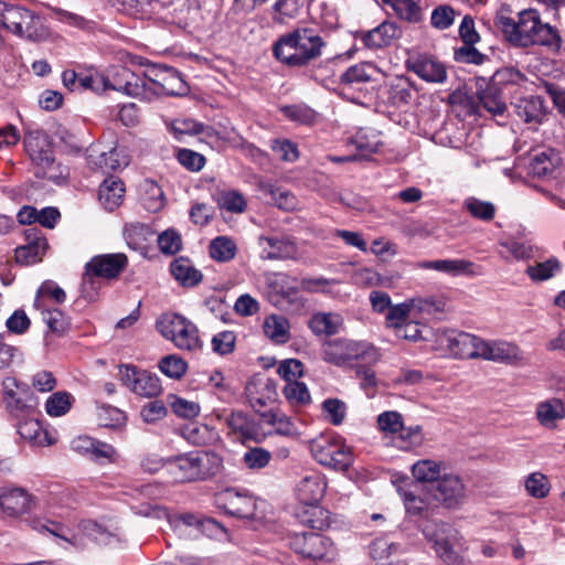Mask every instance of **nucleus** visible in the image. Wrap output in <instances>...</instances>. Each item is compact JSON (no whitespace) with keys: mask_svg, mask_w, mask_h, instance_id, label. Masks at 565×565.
Returning <instances> with one entry per match:
<instances>
[{"mask_svg":"<svg viewBox=\"0 0 565 565\" xmlns=\"http://www.w3.org/2000/svg\"><path fill=\"white\" fill-rule=\"evenodd\" d=\"M127 257L125 254H106L94 256L85 266L83 275L82 292L85 298L93 300L96 295L94 278L111 279L117 277L126 267Z\"/></svg>","mask_w":565,"mask_h":565,"instance_id":"obj_8","label":"nucleus"},{"mask_svg":"<svg viewBox=\"0 0 565 565\" xmlns=\"http://www.w3.org/2000/svg\"><path fill=\"white\" fill-rule=\"evenodd\" d=\"M185 321L180 315L164 313L157 320L156 328L163 338L172 340Z\"/></svg>","mask_w":565,"mask_h":565,"instance_id":"obj_55","label":"nucleus"},{"mask_svg":"<svg viewBox=\"0 0 565 565\" xmlns=\"http://www.w3.org/2000/svg\"><path fill=\"white\" fill-rule=\"evenodd\" d=\"M223 458L215 451L198 450L175 457L171 473L180 481L206 480L223 471Z\"/></svg>","mask_w":565,"mask_h":565,"instance_id":"obj_4","label":"nucleus"},{"mask_svg":"<svg viewBox=\"0 0 565 565\" xmlns=\"http://www.w3.org/2000/svg\"><path fill=\"white\" fill-rule=\"evenodd\" d=\"M423 533L446 565H469L465 557L468 550L466 541L450 524L440 522L436 524L434 531L426 527Z\"/></svg>","mask_w":565,"mask_h":565,"instance_id":"obj_6","label":"nucleus"},{"mask_svg":"<svg viewBox=\"0 0 565 565\" xmlns=\"http://www.w3.org/2000/svg\"><path fill=\"white\" fill-rule=\"evenodd\" d=\"M65 299V291L56 282L52 280H45L36 291L34 308L49 307V302L60 305L63 303Z\"/></svg>","mask_w":565,"mask_h":565,"instance_id":"obj_37","label":"nucleus"},{"mask_svg":"<svg viewBox=\"0 0 565 565\" xmlns=\"http://www.w3.org/2000/svg\"><path fill=\"white\" fill-rule=\"evenodd\" d=\"M118 377L125 387L140 397L153 398L162 392L161 381L157 374L134 364L118 365Z\"/></svg>","mask_w":565,"mask_h":565,"instance_id":"obj_11","label":"nucleus"},{"mask_svg":"<svg viewBox=\"0 0 565 565\" xmlns=\"http://www.w3.org/2000/svg\"><path fill=\"white\" fill-rule=\"evenodd\" d=\"M326 40L310 26H299L279 36L273 45L274 56L290 67H305L322 56Z\"/></svg>","mask_w":565,"mask_h":565,"instance_id":"obj_2","label":"nucleus"},{"mask_svg":"<svg viewBox=\"0 0 565 565\" xmlns=\"http://www.w3.org/2000/svg\"><path fill=\"white\" fill-rule=\"evenodd\" d=\"M32 495L23 488H3L0 491V509L11 518H17L31 511Z\"/></svg>","mask_w":565,"mask_h":565,"instance_id":"obj_23","label":"nucleus"},{"mask_svg":"<svg viewBox=\"0 0 565 565\" xmlns=\"http://www.w3.org/2000/svg\"><path fill=\"white\" fill-rule=\"evenodd\" d=\"M495 25L502 31L504 38L516 47H529L532 45L545 46L553 52L562 47V35L559 31L541 20V14L535 9H525L518 13V20L500 15Z\"/></svg>","mask_w":565,"mask_h":565,"instance_id":"obj_1","label":"nucleus"},{"mask_svg":"<svg viewBox=\"0 0 565 565\" xmlns=\"http://www.w3.org/2000/svg\"><path fill=\"white\" fill-rule=\"evenodd\" d=\"M558 158L553 150H544L535 153L530 162V170L536 177H546L553 172Z\"/></svg>","mask_w":565,"mask_h":565,"instance_id":"obj_45","label":"nucleus"},{"mask_svg":"<svg viewBox=\"0 0 565 565\" xmlns=\"http://www.w3.org/2000/svg\"><path fill=\"white\" fill-rule=\"evenodd\" d=\"M366 68L367 65L365 64H355L350 66L340 76V89L342 94H347L360 84H365L371 81L372 76L367 73Z\"/></svg>","mask_w":565,"mask_h":565,"instance_id":"obj_41","label":"nucleus"},{"mask_svg":"<svg viewBox=\"0 0 565 565\" xmlns=\"http://www.w3.org/2000/svg\"><path fill=\"white\" fill-rule=\"evenodd\" d=\"M23 142L36 178L54 183H60L66 178L67 169L56 161L46 134L30 131L25 134Z\"/></svg>","mask_w":565,"mask_h":565,"instance_id":"obj_3","label":"nucleus"},{"mask_svg":"<svg viewBox=\"0 0 565 565\" xmlns=\"http://www.w3.org/2000/svg\"><path fill=\"white\" fill-rule=\"evenodd\" d=\"M36 309L41 311L44 322L52 332L63 333L67 330L68 319L60 309L50 307Z\"/></svg>","mask_w":565,"mask_h":565,"instance_id":"obj_57","label":"nucleus"},{"mask_svg":"<svg viewBox=\"0 0 565 565\" xmlns=\"http://www.w3.org/2000/svg\"><path fill=\"white\" fill-rule=\"evenodd\" d=\"M290 547L305 558L331 559L333 544L330 539L315 532L296 533L290 539Z\"/></svg>","mask_w":565,"mask_h":565,"instance_id":"obj_15","label":"nucleus"},{"mask_svg":"<svg viewBox=\"0 0 565 565\" xmlns=\"http://www.w3.org/2000/svg\"><path fill=\"white\" fill-rule=\"evenodd\" d=\"M536 416L545 427L554 426V423L565 417V406L561 399L553 398L537 405Z\"/></svg>","mask_w":565,"mask_h":565,"instance_id":"obj_38","label":"nucleus"},{"mask_svg":"<svg viewBox=\"0 0 565 565\" xmlns=\"http://www.w3.org/2000/svg\"><path fill=\"white\" fill-rule=\"evenodd\" d=\"M408 68L428 83L441 84L447 79L446 66L433 56L419 55L408 64Z\"/></svg>","mask_w":565,"mask_h":565,"instance_id":"obj_26","label":"nucleus"},{"mask_svg":"<svg viewBox=\"0 0 565 565\" xmlns=\"http://www.w3.org/2000/svg\"><path fill=\"white\" fill-rule=\"evenodd\" d=\"M425 490L435 501L448 509L459 507L466 495V487L460 477L447 472L431 486H425Z\"/></svg>","mask_w":565,"mask_h":565,"instance_id":"obj_13","label":"nucleus"},{"mask_svg":"<svg viewBox=\"0 0 565 565\" xmlns=\"http://www.w3.org/2000/svg\"><path fill=\"white\" fill-rule=\"evenodd\" d=\"M326 489L327 483L323 477L318 472H310L297 483L296 495L302 504L311 507L313 513H322L317 504L323 498Z\"/></svg>","mask_w":565,"mask_h":565,"instance_id":"obj_19","label":"nucleus"},{"mask_svg":"<svg viewBox=\"0 0 565 565\" xmlns=\"http://www.w3.org/2000/svg\"><path fill=\"white\" fill-rule=\"evenodd\" d=\"M305 4V0H277L273 6V20L284 24L288 20L296 19Z\"/></svg>","mask_w":565,"mask_h":565,"instance_id":"obj_44","label":"nucleus"},{"mask_svg":"<svg viewBox=\"0 0 565 565\" xmlns=\"http://www.w3.org/2000/svg\"><path fill=\"white\" fill-rule=\"evenodd\" d=\"M88 164L103 173L116 171L128 164L126 157L121 156L116 148L108 151L102 150L99 147H90L87 154Z\"/></svg>","mask_w":565,"mask_h":565,"instance_id":"obj_27","label":"nucleus"},{"mask_svg":"<svg viewBox=\"0 0 565 565\" xmlns=\"http://www.w3.org/2000/svg\"><path fill=\"white\" fill-rule=\"evenodd\" d=\"M152 236V230L148 225L141 223L128 224L124 230L125 241L127 245L134 250H145L149 238Z\"/></svg>","mask_w":565,"mask_h":565,"instance_id":"obj_35","label":"nucleus"},{"mask_svg":"<svg viewBox=\"0 0 565 565\" xmlns=\"http://www.w3.org/2000/svg\"><path fill=\"white\" fill-rule=\"evenodd\" d=\"M246 391L248 402L255 412H260L265 408L274 399L275 395V388L270 381L249 384Z\"/></svg>","mask_w":565,"mask_h":565,"instance_id":"obj_36","label":"nucleus"},{"mask_svg":"<svg viewBox=\"0 0 565 565\" xmlns=\"http://www.w3.org/2000/svg\"><path fill=\"white\" fill-rule=\"evenodd\" d=\"M481 359L504 364H516L523 360L522 350L504 340L483 341Z\"/></svg>","mask_w":565,"mask_h":565,"instance_id":"obj_22","label":"nucleus"},{"mask_svg":"<svg viewBox=\"0 0 565 565\" xmlns=\"http://www.w3.org/2000/svg\"><path fill=\"white\" fill-rule=\"evenodd\" d=\"M313 458L322 466L347 470L352 463V452L343 441L333 436H320L310 441Z\"/></svg>","mask_w":565,"mask_h":565,"instance_id":"obj_10","label":"nucleus"},{"mask_svg":"<svg viewBox=\"0 0 565 565\" xmlns=\"http://www.w3.org/2000/svg\"><path fill=\"white\" fill-rule=\"evenodd\" d=\"M237 252L236 243L228 236H217L213 238L209 246V253L212 259L218 263L232 260Z\"/></svg>","mask_w":565,"mask_h":565,"instance_id":"obj_39","label":"nucleus"},{"mask_svg":"<svg viewBox=\"0 0 565 565\" xmlns=\"http://www.w3.org/2000/svg\"><path fill=\"white\" fill-rule=\"evenodd\" d=\"M512 105L515 115L527 124L540 125L547 115L544 99L541 96L522 97Z\"/></svg>","mask_w":565,"mask_h":565,"instance_id":"obj_28","label":"nucleus"},{"mask_svg":"<svg viewBox=\"0 0 565 565\" xmlns=\"http://www.w3.org/2000/svg\"><path fill=\"white\" fill-rule=\"evenodd\" d=\"M225 423L230 433L235 435L238 440H257L258 425L243 412H231L226 416Z\"/></svg>","mask_w":565,"mask_h":565,"instance_id":"obj_29","label":"nucleus"},{"mask_svg":"<svg viewBox=\"0 0 565 565\" xmlns=\"http://www.w3.org/2000/svg\"><path fill=\"white\" fill-rule=\"evenodd\" d=\"M477 96L481 105L489 113L493 115H500L504 113L507 104L502 96V90L493 86L491 83H487L486 88H482L480 85L477 92Z\"/></svg>","mask_w":565,"mask_h":565,"instance_id":"obj_32","label":"nucleus"},{"mask_svg":"<svg viewBox=\"0 0 565 565\" xmlns=\"http://www.w3.org/2000/svg\"><path fill=\"white\" fill-rule=\"evenodd\" d=\"M403 501L406 512L411 516L428 518L431 513V509L426 500L411 491L403 493Z\"/></svg>","mask_w":565,"mask_h":565,"instance_id":"obj_58","label":"nucleus"},{"mask_svg":"<svg viewBox=\"0 0 565 565\" xmlns=\"http://www.w3.org/2000/svg\"><path fill=\"white\" fill-rule=\"evenodd\" d=\"M172 276L184 287H194L201 282L203 275L185 257L175 258L170 265Z\"/></svg>","mask_w":565,"mask_h":565,"instance_id":"obj_31","label":"nucleus"},{"mask_svg":"<svg viewBox=\"0 0 565 565\" xmlns=\"http://www.w3.org/2000/svg\"><path fill=\"white\" fill-rule=\"evenodd\" d=\"M413 87L406 79L396 81L391 85L388 90V100L396 107L409 104L413 99Z\"/></svg>","mask_w":565,"mask_h":565,"instance_id":"obj_54","label":"nucleus"},{"mask_svg":"<svg viewBox=\"0 0 565 565\" xmlns=\"http://www.w3.org/2000/svg\"><path fill=\"white\" fill-rule=\"evenodd\" d=\"M258 243L260 258L265 260L296 259L299 254L296 242L289 236H260Z\"/></svg>","mask_w":565,"mask_h":565,"instance_id":"obj_20","label":"nucleus"},{"mask_svg":"<svg viewBox=\"0 0 565 565\" xmlns=\"http://www.w3.org/2000/svg\"><path fill=\"white\" fill-rule=\"evenodd\" d=\"M47 248V242L35 243V245L25 244L15 248V262L21 265H32L41 260L42 255Z\"/></svg>","mask_w":565,"mask_h":565,"instance_id":"obj_50","label":"nucleus"},{"mask_svg":"<svg viewBox=\"0 0 565 565\" xmlns=\"http://www.w3.org/2000/svg\"><path fill=\"white\" fill-rule=\"evenodd\" d=\"M220 505L230 515L239 519H253L256 513V500L246 493L227 489L218 497Z\"/></svg>","mask_w":565,"mask_h":565,"instance_id":"obj_21","label":"nucleus"},{"mask_svg":"<svg viewBox=\"0 0 565 565\" xmlns=\"http://www.w3.org/2000/svg\"><path fill=\"white\" fill-rule=\"evenodd\" d=\"M125 185L121 180L109 177L99 185L98 199L107 211H114L124 199Z\"/></svg>","mask_w":565,"mask_h":565,"instance_id":"obj_30","label":"nucleus"},{"mask_svg":"<svg viewBox=\"0 0 565 565\" xmlns=\"http://www.w3.org/2000/svg\"><path fill=\"white\" fill-rule=\"evenodd\" d=\"M284 396L292 406H305L311 402V396L307 385L299 381L286 383Z\"/></svg>","mask_w":565,"mask_h":565,"instance_id":"obj_53","label":"nucleus"},{"mask_svg":"<svg viewBox=\"0 0 565 565\" xmlns=\"http://www.w3.org/2000/svg\"><path fill=\"white\" fill-rule=\"evenodd\" d=\"M262 190L266 195H269L270 202L279 209L288 211L295 207V196L289 191L273 184H264Z\"/></svg>","mask_w":565,"mask_h":565,"instance_id":"obj_59","label":"nucleus"},{"mask_svg":"<svg viewBox=\"0 0 565 565\" xmlns=\"http://www.w3.org/2000/svg\"><path fill=\"white\" fill-rule=\"evenodd\" d=\"M102 89H114L141 99L145 96L142 77L125 66H113L99 78Z\"/></svg>","mask_w":565,"mask_h":565,"instance_id":"obj_14","label":"nucleus"},{"mask_svg":"<svg viewBox=\"0 0 565 565\" xmlns=\"http://www.w3.org/2000/svg\"><path fill=\"white\" fill-rule=\"evenodd\" d=\"M447 342L451 354L459 359L481 358V344H483V340L473 334L452 332L447 337Z\"/></svg>","mask_w":565,"mask_h":565,"instance_id":"obj_25","label":"nucleus"},{"mask_svg":"<svg viewBox=\"0 0 565 565\" xmlns=\"http://www.w3.org/2000/svg\"><path fill=\"white\" fill-rule=\"evenodd\" d=\"M158 367L166 376L180 380L188 371V363L175 354H169L159 361Z\"/></svg>","mask_w":565,"mask_h":565,"instance_id":"obj_47","label":"nucleus"},{"mask_svg":"<svg viewBox=\"0 0 565 565\" xmlns=\"http://www.w3.org/2000/svg\"><path fill=\"white\" fill-rule=\"evenodd\" d=\"M525 81V76L514 67H503L498 70L490 82L493 86L503 92L504 88L511 85H520Z\"/></svg>","mask_w":565,"mask_h":565,"instance_id":"obj_52","label":"nucleus"},{"mask_svg":"<svg viewBox=\"0 0 565 565\" xmlns=\"http://www.w3.org/2000/svg\"><path fill=\"white\" fill-rule=\"evenodd\" d=\"M281 113L288 119L305 125L312 124L316 118V111L303 105L284 106L281 107Z\"/></svg>","mask_w":565,"mask_h":565,"instance_id":"obj_62","label":"nucleus"},{"mask_svg":"<svg viewBox=\"0 0 565 565\" xmlns=\"http://www.w3.org/2000/svg\"><path fill=\"white\" fill-rule=\"evenodd\" d=\"M401 544L390 542L385 537L375 539L370 545V555L375 561L387 559L392 555L404 553Z\"/></svg>","mask_w":565,"mask_h":565,"instance_id":"obj_49","label":"nucleus"},{"mask_svg":"<svg viewBox=\"0 0 565 565\" xmlns=\"http://www.w3.org/2000/svg\"><path fill=\"white\" fill-rule=\"evenodd\" d=\"M118 9L124 13L143 18L153 11V0H117Z\"/></svg>","mask_w":565,"mask_h":565,"instance_id":"obj_60","label":"nucleus"},{"mask_svg":"<svg viewBox=\"0 0 565 565\" xmlns=\"http://www.w3.org/2000/svg\"><path fill=\"white\" fill-rule=\"evenodd\" d=\"M444 472H446V468L440 462L430 459L418 460L412 466L414 478L425 482L426 486H431Z\"/></svg>","mask_w":565,"mask_h":565,"instance_id":"obj_34","label":"nucleus"},{"mask_svg":"<svg viewBox=\"0 0 565 565\" xmlns=\"http://www.w3.org/2000/svg\"><path fill=\"white\" fill-rule=\"evenodd\" d=\"M561 269L559 262L551 257L545 262L527 266L525 273L533 281H544L552 278Z\"/></svg>","mask_w":565,"mask_h":565,"instance_id":"obj_48","label":"nucleus"},{"mask_svg":"<svg viewBox=\"0 0 565 565\" xmlns=\"http://www.w3.org/2000/svg\"><path fill=\"white\" fill-rule=\"evenodd\" d=\"M157 241L160 250L167 255H174L182 247L181 235L173 228L163 231Z\"/></svg>","mask_w":565,"mask_h":565,"instance_id":"obj_64","label":"nucleus"},{"mask_svg":"<svg viewBox=\"0 0 565 565\" xmlns=\"http://www.w3.org/2000/svg\"><path fill=\"white\" fill-rule=\"evenodd\" d=\"M382 2L391 7L402 20L409 23H418L423 20L419 0H382Z\"/></svg>","mask_w":565,"mask_h":565,"instance_id":"obj_33","label":"nucleus"},{"mask_svg":"<svg viewBox=\"0 0 565 565\" xmlns=\"http://www.w3.org/2000/svg\"><path fill=\"white\" fill-rule=\"evenodd\" d=\"M6 409L15 418H26L36 414L38 397L28 388L21 387L12 377L2 382Z\"/></svg>","mask_w":565,"mask_h":565,"instance_id":"obj_12","label":"nucleus"},{"mask_svg":"<svg viewBox=\"0 0 565 565\" xmlns=\"http://www.w3.org/2000/svg\"><path fill=\"white\" fill-rule=\"evenodd\" d=\"M322 412L331 424L340 425L345 418L347 406L338 398H328L322 403Z\"/></svg>","mask_w":565,"mask_h":565,"instance_id":"obj_63","label":"nucleus"},{"mask_svg":"<svg viewBox=\"0 0 565 565\" xmlns=\"http://www.w3.org/2000/svg\"><path fill=\"white\" fill-rule=\"evenodd\" d=\"M322 359L337 366L345 365L351 361H362L371 365L380 360V353L376 348L369 342L337 339L323 344Z\"/></svg>","mask_w":565,"mask_h":565,"instance_id":"obj_7","label":"nucleus"},{"mask_svg":"<svg viewBox=\"0 0 565 565\" xmlns=\"http://www.w3.org/2000/svg\"><path fill=\"white\" fill-rule=\"evenodd\" d=\"M412 310L433 315L440 310V303L433 298H415L411 299L408 302L391 306L386 315L387 327L397 329L407 321Z\"/></svg>","mask_w":565,"mask_h":565,"instance_id":"obj_17","label":"nucleus"},{"mask_svg":"<svg viewBox=\"0 0 565 565\" xmlns=\"http://www.w3.org/2000/svg\"><path fill=\"white\" fill-rule=\"evenodd\" d=\"M424 436L419 425L405 427L397 431L394 437L395 445L403 450L412 449L423 443Z\"/></svg>","mask_w":565,"mask_h":565,"instance_id":"obj_46","label":"nucleus"},{"mask_svg":"<svg viewBox=\"0 0 565 565\" xmlns=\"http://www.w3.org/2000/svg\"><path fill=\"white\" fill-rule=\"evenodd\" d=\"M0 24L7 30L32 42L47 39L49 30L33 11L0 0Z\"/></svg>","mask_w":565,"mask_h":565,"instance_id":"obj_5","label":"nucleus"},{"mask_svg":"<svg viewBox=\"0 0 565 565\" xmlns=\"http://www.w3.org/2000/svg\"><path fill=\"white\" fill-rule=\"evenodd\" d=\"M171 341L180 350L195 351L202 347L196 327L188 320L182 324Z\"/></svg>","mask_w":565,"mask_h":565,"instance_id":"obj_40","label":"nucleus"},{"mask_svg":"<svg viewBox=\"0 0 565 565\" xmlns=\"http://www.w3.org/2000/svg\"><path fill=\"white\" fill-rule=\"evenodd\" d=\"M353 35L367 50L377 51L391 46L402 36V30L395 22L385 20L371 30H359Z\"/></svg>","mask_w":565,"mask_h":565,"instance_id":"obj_16","label":"nucleus"},{"mask_svg":"<svg viewBox=\"0 0 565 565\" xmlns=\"http://www.w3.org/2000/svg\"><path fill=\"white\" fill-rule=\"evenodd\" d=\"M79 529L84 535L100 545L118 546L124 542L121 531L113 524L84 520L79 523Z\"/></svg>","mask_w":565,"mask_h":565,"instance_id":"obj_24","label":"nucleus"},{"mask_svg":"<svg viewBox=\"0 0 565 565\" xmlns=\"http://www.w3.org/2000/svg\"><path fill=\"white\" fill-rule=\"evenodd\" d=\"M340 322L338 315L319 312L312 316L309 327L315 334L332 335L338 332Z\"/></svg>","mask_w":565,"mask_h":565,"instance_id":"obj_43","label":"nucleus"},{"mask_svg":"<svg viewBox=\"0 0 565 565\" xmlns=\"http://www.w3.org/2000/svg\"><path fill=\"white\" fill-rule=\"evenodd\" d=\"M465 206L473 217L486 222L491 221L495 214V207L492 203L475 198L466 200Z\"/></svg>","mask_w":565,"mask_h":565,"instance_id":"obj_61","label":"nucleus"},{"mask_svg":"<svg viewBox=\"0 0 565 565\" xmlns=\"http://www.w3.org/2000/svg\"><path fill=\"white\" fill-rule=\"evenodd\" d=\"M142 77L145 96L142 100L151 102L160 95H177L182 86V78L175 68L161 65H147Z\"/></svg>","mask_w":565,"mask_h":565,"instance_id":"obj_9","label":"nucleus"},{"mask_svg":"<svg viewBox=\"0 0 565 565\" xmlns=\"http://www.w3.org/2000/svg\"><path fill=\"white\" fill-rule=\"evenodd\" d=\"M184 438L196 446L209 444L213 438V431L206 426L198 423L186 424L182 428Z\"/></svg>","mask_w":565,"mask_h":565,"instance_id":"obj_56","label":"nucleus"},{"mask_svg":"<svg viewBox=\"0 0 565 565\" xmlns=\"http://www.w3.org/2000/svg\"><path fill=\"white\" fill-rule=\"evenodd\" d=\"M416 267L445 273L454 277H476L482 274V267L480 265L463 258L424 260L417 263Z\"/></svg>","mask_w":565,"mask_h":565,"instance_id":"obj_18","label":"nucleus"},{"mask_svg":"<svg viewBox=\"0 0 565 565\" xmlns=\"http://www.w3.org/2000/svg\"><path fill=\"white\" fill-rule=\"evenodd\" d=\"M264 332L277 343H286L289 339V322L282 316L271 315L264 321Z\"/></svg>","mask_w":565,"mask_h":565,"instance_id":"obj_42","label":"nucleus"},{"mask_svg":"<svg viewBox=\"0 0 565 565\" xmlns=\"http://www.w3.org/2000/svg\"><path fill=\"white\" fill-rule=\"evenodd\" d=\"M73 401L74 398L68 392H56L46 399V413L54 417L63 416L71 409Z\"/></svg>","mask_w":565,"mask_h":565,"instance_id":"obj_51","label":"nucleus"}]
</instances>
